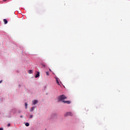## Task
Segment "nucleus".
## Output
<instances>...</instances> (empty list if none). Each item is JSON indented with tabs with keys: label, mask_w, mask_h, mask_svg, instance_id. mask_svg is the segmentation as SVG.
Here are the masks:
<instances>
[{
	"label": "nucleus",
	"mask_w": 130,
	"mask_h": 130,
	"mask_svg": "<svg viewBox=\"0 0 130 130\" xmlns=\"http://www.w3.org/2000/svg\"><path fill=\"white\" fill-rule=\"evenodd\" d=\"M7 0H4V2H7Z\"/></svg>",
	"instance_id": "6ab92c4d"
},
{
	"label": "nucleus",
	"mask_w": 130,
	"mask_h": 130,
	"mask_svg": "<svg viewBox=\"0 0 130 130\" xmlns=\"http://www.w3.org/2000/svg\"><path fill=\"white\" fill-rule=\"evenodd\" d=\"M32 103L33 105H35V104H37V103H38V101L34 100L32 102Z\"/></svg>",
	"instance_id": "7ed1b4c3"
},
{
	"label": "nucleus",
	"mask_w": 130,
	"mask_h": 130,
	"mask_svg": "<svg viewBox=\"0 0 130 130\" xmlns=\"http://www.w3.org/2000/svg\"><path fill=\"white\" fill-rule=\"evenodd\" d=\"M0 130H4V128H0Z\"/></svg>",
	"instance_id": "f3484780"
},
{
	"label": "nucleus",
	"mask_w": 130,
	"mask_h": 130,
	"mask_svg": "<svg viewBox=\"0 0 130 130\" xmlns=\"http://www.w3.org/2000/svg\"><path fill=\"white\" fill-rule=\"evenodd\" d=\"M36 107H35V106L31 107V110H30V112L33 111L34 110V109H35Z\"/></svg>",
	"instance_id": "6e6552de"
},
{
	"label": "nucleus",
	"mask_w": 130,
	"mask_h": 130,
	"mask_svg": "<svg viewBox=\"0 0 130 130\" xmlns=\"http://www.w3.org/2000/svg\"><path fill=\"white\" fill-rule=\"evenodd\" d=\"M21 118H22L23 116H20Z\"/></svg>",
	"instance_id": "a211bd4d"
},
{
	"label": "nucleus",
	"mask_w": 130,
	"mask_h": 130,
	"mask_svg": "<svg viewBox=\"0 0 130 130\" xmlns=\"http://www.w3.org/2000/svg\"><path fill=\"white\" fill-rule=\"evenodd\" d=\"M63 103H67V104H71V101H62Z\"/></svg>",
	"instance_id": "20e7f679"
},
{
	"label": "nucleus",
	"mask_w": 130,
	"mask_h": 130,
	"mask_svg": "<svg viewBox=\"0 0 130 130\" xmlns=\"http://www.w3.org/2000/svg\"><path fill=\"white\" fill-rule=\"evenodd\" d=\"M2 83H3V80L0 81V84H2Z\"/></svg>",
	"instance_id": "dca6fc26"
},
{
	"label": "nucleus",
	"mask_w": 130,
	"mask_h": 130,
	"mask_svg": "<svg viewBox=\"0 0 130 130\" xmlns=\"http://www.w3.org/2000/svg\"><path fill=\"white\" fill-rule=\"evenodd\" d=\"M33 117V115H30L29 118H32Z\"/></svg>",
	"instance_id": "ddd939ff"
},
{
	"label": "nucleus",
	"mask_w": 130,
	"mask_h": 130,
	"mask_svg": "<svg viewBox=\"0 0 130 130\" xmlns=\"http://www.w3.org/2000/svg\"><path fill=\"white\" fill-rule=\"evenodd\" d=\"M3 21H4V24H8V20L7 19H4Z\"/></svg>",
	"instance_id": "0eeeda50"
},
{
	"label": "nucleus",
	"mask_w": 130,
	"mask_h": 130,
	"mask_svg": "<svg viewBox=\"0 0 130 130\" xmlns=\"http://www.w3.org/2000/svg\"><path fill=\"white\" fill-rule=\"evenodd\" d=\"M49 71H50V72H51V69H49Z\"/></svg>",
	"instance_id": "aec40b11"
},
{
	"label": "nucleus",
	"mask_w": 130,
	"mask_h": 130,
	"mask_svg": "<svg viewBox=\"0 0 130 130\" xmlns=\"http://www.w3.org/2000/svg\"><path fill=\"white\" fill-rule=\"evenodd\" d=\"M33 73V71L31 70H30L28 71V73L29 74H32Z\"/></svg>",
	"instance_id": "9d476101"
},
{
	"label": "nucleus",
	"mask_w": 130,
	"mask_h": 130,
	"mask_svg": "<svg viewBox=\"0 0 130 130\" xmlns=\"http://www.w3.org/2000/svg\"><path fill=\"white\" fill-rule=\"evenodd\" d=\"M27 106H28V104H27V103H25V109H27Z\"/></svg>",
	"instance_id": "9b49d317"
},
{
	"label": "nucleus",
	"mask_w": 130,
	"mask_h": 130,
	"mask_svg": "<svg viewBox=\"0 0 130 130\" xmlns=\"http://www.w3.org/2000/svg\"><path fill=\"white\" fill-rule=\"evenodd\" d=\"M55 79H56L57 84L59 85L60 84H59V81H58V78L57 77H55Z\"/></svg>",
	"instance_id": "423d86ee"
},
{
	"label": "nucleus",
	"mask_w": 130,
	"mask_h": 130,
	"mask_svg": "<svg viewBox=\"0 0 130 130\" xmlns=\"http://www.w3.org/2000/svg\"><path fill=\"white\" fill-rule=\"evenodd\" d=\"M25 125L26 126H29V125H30V124H29V123H28V122H26V123H25Z\"/></svg>",
	"instance_id": "1a4fd4ad"
},
{
	"label": "nucleus",
	"mask_w": 130,
	"mask_h": 130,
	"mask_svg": "<svg viewBox=\"0 0 130 130\" xmlns=\"http://www.w3.org/2000/svg\"><path fill=\"white\" fill-rule=\"evenodd\" d=\"M67 96H66L62 94L61 95L59 96V97L58 98V102H60V101H64L63 100H64L65 99H67Z\"/></svg>",
	"instance_id": "f257e3e1"
},
{
	"label": "nucleus",
	"mask_w": 130,
	"mask_h": 130,
	"mask_svg": "<svg viewBox=\"0 0 130 130\" xmlns=\"http://www.w3.org/2000/svg\"><path fill=\"white\" fill-rule=\"evenodd\" d=\"M46 74L47 76H49V72H46Z\"/></svg>",
	"instance_id": "f8f14e48"
},
{
	"label": "nucleus",
	"mask_w": 130,
	"mask_h": 130,
	"mask_svg": "<svg viewBox=\"0 0 130 130\" xmlns=\"http://www.w3.org/2000/svg\"><path fill=\"white\" fill-rule=\"evenodd\" d=\"M8 126H11V124L9 123L8 125H7Z\"/></svg>",
	"instance_id": "2eb2a0df"
},
{
	"label": "nucleus",
	"mask_w": 130,
	"mask_h": 130,
	"mask_svg": "<svg viewBox=\"0 0 130 130\" xmlns=\"http://www.w3.org/2000/svg\"><path fill=\"white\" fill-rule=\"evenodd\" d=\"M69 115H70V116H73V113L71 112H69L66 113L65 116H69Z\"/></svg>",
	"instance_id": "f03ea898"
},
{
	"label": "nucleus",
	"mask_w": 130,
	"mask_h": 130,
	"mask_svg": "<svg viewBox=\"0 0 130 130\" xmlns=\"http://www.w3.org/2000/svg\"><path fill=\"white\" fill-rule=\"evenodd\" d=\"M42 66L43 67H44V68H45L46 67V66L45 64H42Z\"/></svg>",
	"instance_id": "4468645a"
},
{
	"label": "nucleus",
	"mask_w": 130,
	"mask_h": 130,
	"mask_svg": "<svg viewBox=\"0 0 130 130\" xmlns=\"http://www.w3.org/2000/svg\"><path fill=\"white\" fill-rule=\"evenodd\" d=\"M40 73L39 72H37V74L35 76V78H38V77H40Z\"/></svg>",
	"instance_id": "39448f33"
},
{
	"label": "nucleus",
	"mask_w": 130,
	"mask_h": 130,
	"mask_svg": "<svg viewBox=\"0 0 130 130\" xmlns=\"http://www.w3.org/2000/svg\"><path fill=\"white\" fill-rule=\"evenodd\" d=\"M45 130H46V129H45Z\"/></svg>",
	"instance_id": "412c9836"
}]
</instances>
